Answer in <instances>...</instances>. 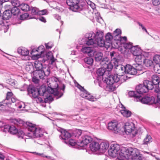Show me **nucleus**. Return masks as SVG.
Here are the masks:
<instances>
[{"label":"nucleus","instance_id":"1","mask_svg":"<svg viewBox=\"0 0 160 160\" xmlns=\"http://www.w3.org/2000/svg\"><path fill=\"white\" fill-rule=\"evenodd\" d=\"M108 154L114 158L119 155L121 159L128 160H141V155L136 148H122L120 151V146L117 144H112L108 150Z\"/></svg>","mask_w":160,"mask_h":160},{"label":"nucleus","instance_id":"2","mask_svg":"<svg viewBox=\"0 0 160 160\" xmlns=\"http://www.w3.org/2000/svg\"><path fill=\"white\" fill-rule=\"evenodd\" d=\"M118 67L117 74L110 75L104 80L110 91H114L127 79V76L123 75L126 73V66L119 65Z\"/></svg>","mask_w":160,"mask_h":160},{"label":"nucleus","instance_id":"3","mask_svg":"<svg viewBox=\"0 0 160 160\" xmlns=\"http://www.w3.org/2000/svg\"><path fill=\"white\" fill-rule=\"evenodd\" d=\"M28 131L26 132L28 137L34 138V142L38 144L42 145L43 142L45 140L43 135V130L35 124L30 123L28 128Z\"/></svg>","mask_w":160,"mask_h":160},{"label":"nucleus","instance_id":"4","mask_svg":"<svg viewBox=\"0 0 160 160\" xmlns=\"http://www.w3.org/2000/svg\"><path fill=\"white\" fill-rule=\"evenodd\" d=\"M56 84V86H55V88H54L48 87L47 89H46V90L48 91V92L46 95H42L44 97V102L45 103H49L53 100V98L51 96L52 94H53L55 96H58V98H60L62 96L63 93L60 92L59 90H62L64 91L65 87V85L63 84L62 87L59 88L58 84L57 83Z\"/></svg>","mask_w":160,"mask_h":160},{"label":"nucleus","instance_id":"5","mask_svg":"<svg viewBox=\"0 0 160 160\" xmlns=\"http://www.w3.org/2000/svg\"><path fill=\"white\" fill-rule=\"evenodd\" d=\"M67 5L70 7V9L74 12L79 10L84 6L85 2H82L80 0H67Z\"/></svg>","mask_w":160,"mask_h":160},{"label":"nucleus","instance_id":"6","mask_svg":"<svg viewBox=\"0 0 160 160\" xmlns=\"http://www.w3.org/2000/svg\"><path fill=\"white\" fill-rule=\"evenodd\" d=\"M28 90L29 94L34 98L37 97L38 95L40 96L46 95L48 92V91H46V88L45 87H42L38 90L34 87L30 86L28 88Z\"/></svg>","mask_w":160,"mask_h":160},{"label":"nucleus","instance_id":"7","mask_svg":"<svg viewBox=\"0 0 160 160\" xmlns=\"http://www.w3.org/2000/svg\"><path fill=\"white\" fill-rule=\"evenodd\" d=\"M119 60L116 58H113L111 61L109 60L108 58H104L101 62V64L103 65V67L106 68L108 71H110L112 69L113 65L112 63L114 64V65L118 67V62Z\"/></svg>","mask_w":160,"mask_h":160},{"label":"nucleus","instance_id":"8","mask_svg":"<svg viewBox=\"0 0 160 160\" xmlns=\"http://www.w3.org/2000/svg\"><path fill=\"white\" fill-rule=\"evenodd\" d=\"M74 83L76 86L82 92L80 94V96L81 97L92 102H94L97 100V98L89 93L83 87L81 86L76 81L74 82Z\"/></svg>","mask_w":160,"mask_h":160},{"label":"nucleus","instance_id":"9","mask_svg":"<svg viewBox=\"0 0 160 160\" xmlns=\"http://www.w3.org/2000/svg\"><path fill=\"white\" fill-rule=\"evenodd\" d=\"M12 93L11 92H7L6 99L0 102V111H3L6 110L7 106L11 104L9 100L12 96Z\"/></svg>","mask_w":160,"mask_h":160},{"label":"nucleus","instance_id":"10","mask_svg":"<svg viewBox=\"0 0 160 160\" xmlns=\"http://www.w3.org/2000/svg\"><path fill=\"white\" fill-rule=\"evenodd\" d=\"M108 129L111 130L114 133H117L120 131L121 128L117 121H111L108 123Z\"/></svg>","mask_w":160,"mask_h":160},{"label":"nucleus","instance_id":"11","mask_svg":"<svg viewBox=\"0 0 160 160\" xmlns=\"http://www.w3.org/2000/svg\"><path fill=\"white\" fill-rule=\"evenodd\" d=\"M18 53L22 56V58L25 60H29L30 57L28 56L29 51L24 47L19 48L18 49Z\"/></svg>","mask_w":160,"mask_h":160},{"label":"nucleus","instance_id":"12","mask_svg":"<svg viewBox=\"0 0 160 160\" xmlns=\"http://www.w3.org/2000/svg\"><path fill=\"white\" fill-rule=\"evenodd\" d=\"M124 131L127 134H129L134 131V124L132 122H126L124 127Z\"/></svg>","mask_w":160,"mask_h":160},{"label":"nucleus","instance_id":"13","mask_svg":"<svg viewBox=\"0 0 160 160\" xmlns=\"http://www.w3.org/2000/svg\"><path fill=\"white\" fill-rule=\"evenodd\" d=\"M95 34L94 33H90L88 34L87 37L88 40L87 41L86 44L88 45H93L94 47H96V42H95Z\"/></svg>","mask_w":160,"mask_h":160},{"label":"nucleus","instance_id":"14","mask_svg":"<svg viewBox=\"0 0 160 160\" xmlns=\"http://www.w3.org/2000/svg\"><path fill=\"white\" fill-rule=\"evenodd\" d=\"M92 141V138L88 135H85L82 138L80 143H78V145L81 147H83L87 145Z\"/></svg>","mask_w":160,"mask_h":160},{"label":"nucleus","instance_id":"15","mask_svg":"<svg viewBox=\"0 0 160 160\" xmlns=\"http://www.w3.org/2000/svg\"><path fill=\"white\" fill-rule=\"evenodd\" d=\"M136 90L137 92V93H138L140 96H142L143 93L148 92L147 88L145 86L143 83V84H140L137 86L136 88Z\"/></svg>","mask_w":160,"mask_h":160},{"label":"nucleus","instance_id":"16","mask_svg":"<svg viewBox=\"0 0 160 160\" xmlns=\"http://www.w3.org/2000/svg\"><path fill=\"white\" fill-rule=\"evenodd\" d=\"M60 131L61 135L60 138L61 139L66 140L71 137V133L68 131L63 129H61Z\"/></svg>","mask_w":160,"mask_h":160},{"label":"nucleus","instance_id":"17","mask_svg":"<svg viewBox=\"0 0 160 160\" xmlns=\"http://www.w3.org/2000/svg\"><path fill=\"white\" fill-rule=\"evenodd\" d=\"M114 37L109 32L108 33L106 34L105 36V42L106 43V48L108 49L111 46L112 44V40L113 38H114Z\"/></svg>","mask_w":160,"mask_h":160},{"label":"nucleus","instance_id":"18","mask_svg":"<svg viewBox=\"0 0 160 160\" xmlns=\"http://www.w3.org/2000/svg\"><path fill=\"white\" fill-rule=\"evenodd\" d=\"M126 73L135 75L137 74V71L134 67L130 65H126Z\"/></svg>","mask_w":160,"mask_h":160},{"label":"nucleus","instance_id":"19","mask_svg":"<svg viewBox=\"0 0 160 160\" xmlns=\"http://www.w3.org/2000/svg\"><path fill=\"white\" fill-rule=\"evenodd\" d=\"M81 51L82 52L87 54L90 57L94 56V51L90 47H84L82 48Z\"/></svg>","mask_w":160,"mask_h":160},{"label":"nucleus","instance_id":"20","mask_svg":"<svg viewBox=\"0 0 160 160\" xmlns=\"http://www.w3.org/2000/svg\"><path fill=\"white\" fill-rule=\"evenodd\" d=\"M45 69L34 71L33 72V75L34 77L41 79H44V76H45Z\"/></svg>","mask_w":160,"mask_h":160},{"label":"nucleus","instance_id":"21","mask_svg":"<svg viewBox=\"0 0 160 160\" xmlns=\"http://www.w3.org/2000/svg\"><path fill=\"white\" fill-rule=\"evenodd\" d=\"M152 82L155 86H156V88L157 86L159 87V85H160V76L156 74L152 75Z\"/></svg>","mask_w":160,"mask_h":160},{"label":"nucleus","instance_id":"22","mask_svg":"<svg viewBox=\"0 0 160 160\" xmlns=\"http://www.w3.org/2000/svg\"><path fill=\"white\" fill-rule=\"evenodd\" d=\"M109 144L107 142H102L99 144V151L103 153L105 152L108 148Z\"/></svg>","mask_w":160,"mask_h":160},{"label":"nucleus","instance_id":"23","mask_svg":"<svg viewBox=\"0 0 160 160\" xmlns=\"http://www.w3.org/2000/svg\"><path fill=\"white\" fill-rule=\"evenodd\" d=\"M130 52L132 55L135 56L140 54L142 51L140 48L138 46L136 45L133 46Z\"/></svg>","mask_w":160,"mask_h":160},{"label":"nucleus","instance_id":"24","mask_svg":"<svg viewBox=\"0 0 160 160\" xmlns=\"http://www.w3.org/2000/svg\"><path fill=\"white\" fill-rule=\"evenodd\" d=\"M90 148L92 152L99 151V144L97 142H93L90 145Z\"/></svg>","mask_w":160,"mask_h":160},{"label":"nucleus","instance_id":"25","mask_svg":"<svg viewBox=\"0 0 160 160\" xmlns=\"http://www.w3.org/2000/svg\"><path fill=\"white\" fill-rule=\"evenodd\" d=\"M128 95L129 97H133L134 98V101L136 102L138 101L140 99V95L138 94V93H137V92L134 91H130L128 92Z\"/></svg>","mask_w":160,"mask_h":160},{"label":"nucleus","instance_id":"26","mask_svg":"<svg viewBox=\"0 0 160 160\" xmlns=\"http://www.w3.org/2000/svg\"><path fill=\"white\" fill-rule=\"evenodd\" d=\"M122 109L120 110L121 114L127 118L130 117L131 114V112L129 110H127L125 108L122 104Z\"/></svg>","mask_w":160,"mask_h":160},{"label":"nucleus","instance_id":"27","mask_svg":"<svg viewBox=\"0 0 160 160\" xmlns=\"http://www.w3.org/2000/svg\"><path fill=\"white\" fill-rule=\"evenodd\" d=\"M143 83L147 88L148 91V90H152L154 88V85L152 81L148 80H145L144 81Z\"/></svg>","mask_w":160,"mask_h":160},{"label":"nucleus","instance_id":"28","mask_svg":"<svg viewBox=\"0 0 160 160\" xmlns=\"http://www.w3.org/2000/svg\"><path fill=\"white\" fill-rule=\"evenodd\" d=\"M134 67L137 71V74L138 75L142 74L144 72L143 71L144 68L141 64H137L135 65Z\"/></svg>","mask_w":160,"mask_h":160},{"label":"nucleus","instance_id":"29","mask_svg":"<svg viewBox=\"0 0 160 160\" xmlns=\"http://www.w3.org/2000/svg\"><path fill=\"white\" fill-rule=\"evenodd\" d=\"M136 56L135 58V60L136 62H142L144 60V55L141 52L140 54L135 56Z\"/></svg>","mask_w":160,"mask_h":160},{"label":"nucleus","instance_id":"30","mask_svg":"<svg viewBox=\"0 0 160 160\" xmlns=\"http://www.w3.org/2000/svg\"><path fill=\"white\" fill-rule=\"evenodd\" d=\"M95 42H96V47L98 46L100 47H105L106 48V43L103 40V38L96 39Z\"/></svg>","mask_w":160,"mask_h":160},{"label":"nucleus","instance_id":"31","mask_svg":"<svg viewBox=\"0 0 160 160\" xmlns=\"http://www.w3.org/2000/svg\"><path fill=\"white\" fill-rule=\"evenodd\" d=\"M25 69L28 72H30L31 73L33 71L34 67L32 63L31 62H28L26 63Z\"/></svg>","mask_w":160,"mask_h":160},{"label":"nucleus","instance_id":"32","mask_svg":"<svg viewBox=\"0 0 160 160\" xmlns=\"http://www.w3.org/2000/svg\"><path fill=\"white\" fill-rule=\"evenodd\" d=\"M34 65L36 69L35 71L40 70L46 69L43 68L42 64L41 62L36 61L34 62Z\"/></svg>","mask_w":160,"mask_h":160},{"label":"nucleus","instance_id":"33","mask_svg":"<svg viewBox=\"0 0 160 160\" xmlns=\"http://www.w3.org/2000/svg\"><path fill=\"white\" fill-rule=\"evenodd\" d=\"M140 100L138 101H140L142 103L144 104H148L151 101V98L148 97H145L143 98L142 96H140Z\"/></svg>","mask_w":160,"mask_h":160},{"label":"nucleus","instance_id":"34","mask_svg":"<svg viewBox=\"0 0 160 160\" xmlns=\"http://www.w3.org/2000/svg\"><path fill=\"white\" fill-rule=\"evenodd\" d=\"M11 15L10 11L9 10H6L3 12V16L2 17L4 20H7L11 18Z\"/></svg>","mask_w":160,"mask_h":160},{"label":"nucleus","instance_id":"35","mask_svg":"<svg viewBox=\"0 0 160 160\" xmlns=\"http://www.w3.org/2000/svg\"><path fill=\"white\" fill-rule=\"evenodd\" d=\"M46 57L47 59L51 61V64H52L56 60V59L54 58L52 53L51 52H49L47 53Z\"/></svg>","mask_w":160,"mask_h":160},{"label":"nucleus","instance_id":"36","mask_svg":"<svg viewBox=\"0 0 160 160\" xmlns=\"http://www.w3.org/2000/svg\"><path fill=\"white\" fill-rule=\"evenodd\" d=\"M95 59L96 61H99L102 59L103 54L100 52H96L94 51V54Z\"/></svg>","mask_w":160,"mask_h":160},{"label":"nucleus","instance_id":"37","mask_svg":"<svg viewBox=\"0 0 160 160\" xmlns=\"http://www.w3.org/2000/svg\"><path fill=\"white\" fill-rule=\"evenodd\" d=\"M143 63L147 67H150L153 65V62L152 60L149 59H144L143 61Z\"/></svg>","mask_w":160,"mask_h":160},{"label":"nucleus","instance_id":"38","mask_svg":"<svg viewBox=\"0 0 160 160\" xmlns=\"http://www.w3.org/2000/svg\"><path fill=\"white\" fill-rule=\"evenodd\" d=\"M152 141V138L150 135L147 134L143 140L144 144H148Z\"/></svg>","mask_w":160,"mask_h":160},{"label":"nucleus","instance_id":"39","mask_svg":"<svg viewBox=\"0 0 160 160\" xmlns=\"http://www.w3.org/2000/svg\"><path fill=\"white\" fill-rule=\"evenodd\" d=\"M37 49H32L31 52V54L32 57L34 59H37L39 58Z\"/></svg>","mask_w":160,"mask_h":160},{"label":"nucleus","instance_id":"40","mask_svg":"<svg viewBox=\"0 0 160 160\" xmlns=\"http://www.w3.org/2000/svg\"><path fill=\"white\" fill-rule=\"evenodd\" d=\"M11 14L14 15H18L20 12V10L18 8V7H14L11 8L10 11Z\"/></svg>","mask_w":160,"mask_h":160},{"label":"nucleus","instance_id":"41","mask_svg":"<svg viewBox=\"0 0 160 160\" xmlns=\"http://www.w3.org/2000/svg\"><path fill=\"white\" fill-rule=\"evenodd\" d=\"M102 65L103 67L99 68L97 71V73L98 76H102L104 74L105 72V70H107L103 67V66Z\"/></svg>","mask_w":160,"mask_h":160},{"label":"nucleus","instance_id":"42","mask_svg":"<svg viewBox=\"0 0 160 160\" xmlns=\"http://www.w3.org/2000/svg\"><path fill=\"white\" fill-rule=\"evenodd\" d=\"M152 2L154 6H157L155 9L156 11H160V8H159V5L160 4V0H152Z\"/></svg>","mask_w":160,"mask_h":160},{"label":"nucleus","instance_id":"43","mask_svg":"<svg viewBox=\"0 0 160 160\" xmlns=\"http://www.w3.org/2000/svg\"><path fill=\"white\" fill-rule=\"evenodd\" d=\"M22 10L24 11H27L30 10L29 6L27 4L22 3L20 6Z\"/></svg>","mask_w":160,"mask_h":160},{"label":"nucleus","instance_id":"44","mask_svg":"<svg viewBox=\"0 0 160 160\" xmlns=\"http://www.w3.org/2000/svg\"><path fill=\"white\" fill-rule=\"evenodd\" d=\"M95 39L103 38V32L102 31H98L95 34Z\"/></svg>","mask_w":160,"mask_h":160},{"label":"nucleus","instance_id":"45","mask_svg":"<svg viewBox=\"0 0 160 160\" xmlns=\"http://www.w3.org/2000/svg\"><path fill=\"white\" fill-rule=\"evenodd\" d=\"M10 126L9 125H6L3 126H0V131L6 132H9V128Z\"/></svg>","mask_w":160,"mask_h":160},{"label":"nucleus","instance_id":"46","mask_svg":"<svg viewBox=\"0 0 160 160\" xmlns=\"http://www.w3.org/2000/svg\"><path fill=\"white\" fill-rule=\"evenodd\" d=\"M18 131V129L14 126L13 125L10 126V128H9V132L11 134H16Z\"/></svg>","mask_w":160,"mask_h":160},{"label":"nucleus","instance_id":"47","mask_svg":"<svg viewBox=\"0 0 160 160\" xmlns=\"http://www.w3.org/2000/svg\"><path fill=\"white\" fill-rule=\"evenodd\" d=\"M32 153L34 154L37 155L39 156H40L42 157L46 158L49 159H52V157L50 156H48L45 155L43 153H39L37 152H32Z\"/></svg>","mask_w":160,"mask_h":160},{"label":"nucleus","instance_id":"48","mask_svg":"<svg viewBox=\"0 0 160 160\" xmlns=\"http://www.w3.org/2000/svg\"><path fill=\"white\" fill-rule=\"evenodd\" d=\"M34 17H31L29 16V14L27 13H25L20 15V19L24 20L27 19H30L33 18Z\"/></svg>","mask_w":160,"mask_h":160},{"label":"nucleus","instance_id":"49","mask_svg":"<svg viewBox=\"0 0 160 160\" xmlns=\"http://www.w3.org/2000/svg\"><path fill=\"white\" fill-rule=\"evenodd\" d=\"M153 60L156 64H160V55H155L153 57Z\"/></svg>","mask_w":160,"mask_h":160},{"label":"nucleus","instance_id":"50","mask_svg":"<svg viewBox=\"0 0 160 160\" xmlns=\"http://www.w3.org/2000/svg\"><path fill=\"white\" fill-rule=\"evenodd\" d=\"M82 2H85V3L84 4V6L83 7H85V6L86 5V3L88 4V5L90 7H91L93 9L95 7V4L91 2V1H89V0H87V1H86V2L82 1Z\"/></svg>","mask_w":160,"mask_h":160},{"label":"nucleus","instance_id":"51","mask_svg":"<svg viewBox=\"0 0 160 160\" xmlns=\"http://www.w3.org/2000/svg\"><path fill=\"white\" fill-rule=\"evenodd\" d=\"M39 58L40 57L42 53L44 51V47L43 45H41L39 46L38 48H37Z\"/></svg>","mask_w":160,"mask_h":160},{"label":"nucleus","instance_id":"52","mask_svg":"<svg viewBox=\"0 0 160 160\" xmlns=\"http://www.w3.org/2000/svg\"><path fill=\"white\" fill-rule=\"evenodd\" d=\"M39 58L40 57L42 53L44 51V47L43 45H41L39 46L38 48H37Z\"/></svg>","mask_w":160,"mask_h":160},{"label":"nucleus","instance_id":"53","mask_svg":"<svg viewBox=\"0 0 160 160\" xmlns=\"http://www.w3.org/2000/svg\"><path fill=\"white\" fill-rule=\"evenodd\" d=\"M133 46L132 45V43L130 42L124 43L123 44V47L126 49H129L130 50Z\"/></svg>","mask_w":160,"mask_h":160},{"label":"nucleus","instance_id":"54","mask_svg":"<svg viewBox=\"0 0 160 160\" xmlns=\"http://www.w3.org/2000/svg\"><path fill=\"white\" fill-rule=\"evenodd\" d=\"M84 61L86 63L91 65L93 63V59L90 57L86 58L84 59Z\"/></svg>","mask_w":160,"mask_h":160},{"label":"nucleus","instance_id":"55","mask_svg":"<svg viewBox=\"0 0 160 160\" xmlns=\"http://www.w3.org/2000/svg\"><path fill=\"white\" fill-rule=\"evenodd\" d=\"M121 34V31L119 29H117L113 32V35L114 37H120V35Z\"/></svg>","mask_w":160,"mask_h":160},{"label":"nucleus","instance_id":"56","mask_svg":"<svg viewBox=\"0 0 160 160\" xmlns=\"http://www.w3.org/2000/svg\"><path fill=\"white\" fill-rule=\"evenodd\" d=\"M11 2L12 6L14 7H20L21 5L19 1L18 0H12Z\"/></svg>","mask_w":160,"mask_h":160},{"label":"nucleus","instance_id":"57","mask_svg":"<svg viewBox=\"0 0 160 160\" xmlns=\"http://www.w3.org/2000/svg\"><path fill=\"white\" fill-rule=\"evenodd\" d=\"M39 12V10L38 9L35 7L32 8L31 9V13L33 15H38Z\"/></svg>","mask_w":160,"mask_h":160},{"label":"nucleus","instance_id":"58","mask_svg":"<svg viewBox=\"0 0 160 160\" xmlns=\"http://www.w3.org/2000/svg\"><path fill=\"white\" fill-rule=\"evenodd\" d=\"M7 82L12 86L15 85V82L14 80L10 78L6 80Z\"/></svg>","mask_w":160,"mask_h":160},{"label":"nucleus","instance_id":"59","mask_svg":"<svg viewBox=\"0 0 160 160\" xmlns=\"http://www.w3.org/2000/svg\"><path fill=\"white\" fill-rule=\"evenodd\" d=\"M16 134L18 136V138H23L24 135V132L21 130H18V132H17Z\"/></svg>","mask_w":160,"mask_h":160},{"label":"nucleus","instance_id":"60","mask_svg":"<svg viewBox=\"0 0 160 160\" xmlns=\"http://www.w3.org/2000/svg\"><path fill=\"white\" fill-rule=\"evenodd\" d=\"M4 19L3 18L2 16L1 15V13L0 14V26H1L2 27V28L0 29V30L2 29L3 28H4L6 26L3 25V20Z\"/></svg>","mask_w":160,"mask_h":160},{"label":"nucleus","instance_id":"61","mask_svg":"<svg viewBox=\"0 0 160 160\" xmlns=\"http://www.w3.org/2000/svg\"><path fill=\"white\" fill-rule=\"evenodd\" d=\"M34 101H35L37 103H41L42 102V98L38 96L34 98Z\"/></svg>","mask_w":160,"mask_h":160},{"label":"nucleus","instance_id":"62","mask_svg":"<svg viewBox=\"0 0 160 160\" xmlns=\"http://www.w3.org/2000/svg\"><path fill=\"white\" fill-rule=\"evenodd\" d=\"M38 15H44L48 14V11L46 9H44L42 10L39 11V12Z\"/></svg>","mask_w":160,"mask_h":160},{"label":"nucleus","instance_id":"63","mask_svg":"<svg viewBox=\"0 0 160 160\" xmlns=\"http://www.w3.org/2000/svg\"><path fill=\"white\" fill-rule=\"evenodd\" d=\"M69 142V144L71 146H75L76 144V142L75 141L73 140V139H71L68 142Z\"/></svg>","mask_w":160,"mask_h":160},{"label":"nucleus","instance_id":"64","mask_svg":"<svg viewBox=\"0 0 160 160\" xmlns=\"http://www.w3.org/2000/svg\"><path fill=\"white\" fill-rule=\"evenodd\" d=\"M115 40H120V41H122L123 40L124 41H126L127 40V37H119L118 38H114Z\"/></svg>","mask_w":160,"mask_h":160}]
</instances>
